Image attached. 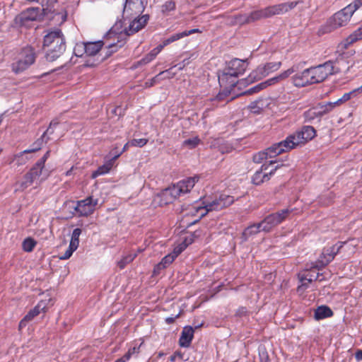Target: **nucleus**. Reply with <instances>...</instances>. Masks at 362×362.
<instances>
[{"label":"nucleus","mask_w":362,"mask_h":362,"mask_svg":"<svg viewBox=\"0 0 362 362\" xmlns=\"http://www.w3.org/2000/svg\"><path fill=\"white\" fill-rule=\"evenodd\" d=\"M302 2V1L299 0L268 6L262 10L254 11L249 14L240 15L237 20L240 24L250 23L262 18L286 13Z\"/></svg>","instance_id":"1"},{"label":"nucleus","mask_w":362,"mask_h":362,"mask_svg":"<svg viewBox=\"0 0 362 362\" xmlns=\"http://www.w3.org/2000/svg\"><path fill=\"white\" fill-rule=\"evenodd\" d=\"M45 58L48 62L58 59L66 49V40L60 29L49 31L43 39Z\"/></svg>","instance_id":"2"},{"label":"nucleus","mask_w":362,"mask_h":362,"mask_svg":"<svg viewBox=\"0 0 362 362\" xmlns=\"http://www.w3.org/2000/svg\"><path fill=\"white\" fill-rule=\"evenodd\" d=\"M247 68V62L245 60L239 59H234L231 60L226 71L218 77V82L221 86L225 88L232 89L236 85L238 86L239 88L241 87H245L249 84H240V81H236L235 78L245 73Z\"/></svg>","instance_id":"3"},{"label":"nucleus","mask_w":362,"mask_h":362,"mask_svg":"<svg viewBox=\"0 0 362 362\" xmlns=\"http://www.w3.org/2000/svg\"><path fill=\"white\" fill-rule=\"evenodd\" d=\"M37 53L34 47L27 45L18 51V56L11 64V71L15 74H20L32 65L36 61Z\"/></svg>","instance_id":"4"},{"label":"nucleus","mask_w":362,"mask_h":362,"mask_svg":"<svg viewBox=\"0 0 362 362\" xmlns=\"http://www.w3.org/2000/svg\"><path fill=\"white\" fill-rule=\"evenodd\" d=\"M343 56L337 59L336 65H334L332 60H329L324 64L309 68L314 84L324 81L330 75L341 72L344 68L339 64Z\"/></svg>","instance_id":"5"},{"label":"nucleus","mask_w":362,"mask_h":362,"mask_svg":"<svg viewBox=\"0 0 362 362\" xmlns=\"http://www.w3.org/2000/svg\"><path fill=\"white\" fill-rule=\"evenodd\" d=\"M315 135L316 132L314 127L312 126H304L300 131L288 136L285 140L281 141V143L286 151H288L310 141Z\"/></svg>","instance_id":"6"},{"label":"nucleus","mask_w":362,"mask_h":362,"mask_svg":"<svg viewBox=\"0 0 362 362\" xmlns=\"http://www.w3.org/2000/svg\"><path fill=\"white\" fill-rule=\"evenodd\" d=\"M235 199L232 196L225 194H221L218 197L209 202H203L204 206H195L197 212L201 211L200 218L205 216L209 211H220L223 208L229 206L234 202Z\"/></svg>","instance_id":"7"},{"label":"nucleus","mask_w":362,"mask_h":362,"mask_svg":"<svg viewBox=\"0 0 362 362\" xmlns=\"http://www.w3.org/2000/svg\"><path fill=\"white\" fill-rule=\"evenodd\" d=\"M281 66V62H268L263 66H259L255 70L252 71L247 78H243L240 82V84H250L259 81L270 73L277 71L280 69Z\"/></svg>","instance_id":"8"},{"label":"nucleus","mask_w":362,"mask_h":362,"mask_svg":"<svg viewBox=\"0 0 362 362\" xmlns=\"http://www.w3.org/2000/svg\"><path fill=\"white\" fill-rule=\"evenodd\" d=\"M350 8H344L335 13L326 23L324 26L325 33H330L340 27L344 26L350 21L352 13Z\"/></svg>","instance_id":"9"},{"label":"nucleus","mask_w":362,"mask_h":362,"mask_svg":"<svg viewBox=\"0 0 362 362\" xmlns=\"http://www.w3.org/2000/svg\"><path fill=\"white\" fill-rule=\"evenodd\" d=\"M346 242H337L335 245L324 247L317 260L313 264L312 268L321 269L330 263L344 247Z\"/></svg>","instance_id":"10"},{"label":"nucleus","mask_w":362,"mask_h":362,"mask_svg":"<svg viewBox=\"0 0 362 362\" xmlns=\"http://www.w3.org/2000/svg\"><path fill=\"white\" fill-rule=\"evenodd\" d=\"M292 210L286 209L267 216L260 223L262 231L269 232L275 226L282 223Z\"/></svg>","instance_id":"11"},{"label":"nucleus","mask_w":362,"mask_h":362,"mask_svg":"<svg viewBox=\"0 0 362 362\" xmlns=\"http://www.w3.org/2000/svg\"><path fill=\"white\" fill-rule=\"evenodd\" d=\"M42 174V169L35 164L30 170L24 175L21 181L16 182L15 192H23L35 182H37Z\"/></svg>","instance_id":"12"},{"label":"nucleus","mask_w":362,"mask_h":362,"mask_svg":"<svg viewBox=\"0 0 362 362\" xmlns=\"http://www.w3.org/2000/svg\"><path fill=\"white\" fill-rule=\"evenodd\" d=\"M148 0H125L123 8V18H130L140 16L147 5Z\"/></svg>","instance_id":"13"},{"label":"nucleus","mask_w":362,"mask_h":362,"mask_svg":"<svg viewBox=\"0 0 362 362\" xmlns=\"http://www.w3.org/2000/svg\"><path fill=\"white\" fill-rule=\"evenodd\" d=\"M39 15V8H28L15 17L14 24L18 27H28L32 22L37 21Z\"/></svg>","instance_id":"14"},{"label":"nucleus","mask_w":362,"mask_h":362,"mask_svg":"<svg viewBox=\"0 0 362 362\" xmlns=\"http://www.w3.org/2000/svg\"><path fill=\"white\" fill-rule=\"evenodd\" d=\"M276 160H271L269 163H264L262 165L259 170H257L255 174L252 177V182L255 185H259L262 184L265 181H268L271 176L273 175L276 170L279 168L280 165H277L274 168L269 170V172L267 173L269 170V167L274 163H276Z\"/></svg>","instance_id":"15"},{"label":"nucleus","mask_w":362,"mask_h":362,"mask_svg":"<svg viewBox=\"0 0 362 362\" xmlns=\"http://www.w3.org/2000/svg\"><path fill=\"white\" fill-rule=\"evenodd\" d=\"M284 152H286L281 141L274 144L264 151H259L252 157V160L256 163H260L267 159L268 157L273 158Z\"/></svg>","instance_id":"16"},{"label":"nucleus","mask_w":362,"mask_h":362,"mask_svg":"<svg viewBox=\"0 0 362 362\" xmlns=\"http://www.w3.org/2000/svg\"><path fill=\"white\" fill-rule=\"evenodd\" d=\"M98 203V199H93L92 196L77 202L76 211L81 216H88L93 214L95 209V206Z\"/></svg>","instance_id":"17"},{"label":"nucleus","mask_w":362,"mask_h":362,"mask_svg":"<svg viewBox=\"0 0 362 362\" xmlns=\"http://www.w3.org/2000/svg\"><path fill=\"white\" fill-rule=\"evenodd\" d=\"M291 81L293 86L297 88H303L314 84L309 68L295 74L291 77Z\"/></svg>","instance_id":"18"},{"label":"nucleus","mask_w":362,"mask_h":362,"mask_svg":"<svg viewBox=\"0 0 362 362\" xmlns=\"http://www.w3.org/2000/svg\"><path fill=\"white\" fill-rule=\"evenodd\" d=\"M149 20V16L148 14L143 15L135 18L129 24L128 28H126L124 33L127 35H132L142 28H144L147 24Z\"/></svg>","instance_id":"19"},{"label":"nucleus","mask_w":362,"mask_h":362,"mask_svg":"<svg viewBox=\"0 0 362 362\" xmlns=\"http://www.w3.org/2000/svg\"><path fill=\"white\" fill-rule=\"evenodd\" d=\"M46 309V303L45 301L39 302L28 314L21 320L19 327H25L27 323L31 321L35 317L38 315L41 312H45Z\"/></svg>","instance_id":"20"},{"label":"nucleus","mask_w":362,"mask_h":362,"mask_svg":"<svg viewBox=\"0 0 362 362\" xmlns=\"http://www.w3.org/2000/svg\"><path fill=\"white\" fill-rule=\"evenodd\" d=\"M194 329L190 326L185 327L182 331L181 336L179 339V344L182 347L189 346L193 339Z\"/></svg>","instance_id":"21"},{"label":"nucleus","mask_w":362,"mask_h":362,"mask_svg":"<svg viewBox=\"0 0 362 362\" xmlns=\"http://www.w3.org/2000/svg\"><path fill=\"white\" fill-rule=\"evenodd\" d=\"M199 176H194L178 182L177 185H179V187L182 189V194H185L190 192V190L194 187L195 183L199 181Z\"/></svg>","instance_id":"22"},{"label":"nucleus","mask_w":362,"mask_h":362,"mask_svg":"<svg viewBox=\"0 0 362 362\" xmlns=\"http://www.w3.org/2000/svg\"><path fill=\"white\" fill-rule=\"evenodd\" d=\"M49 140V137H45V135H42L40 138H39L38 139H37L33 144V148H30V149H27V150H25L21 153H19L16 156V158H22V155L23 154H25V153H33V152H35L38 150H40L42 145L44 144H46L48 141Z\"/></svg>","instance_id":"23"},{"label":"nucleus","mask_w":362,"mask_h":362,"mask_svg":"<svg viewBox=\"0 0 362 362\" xmlns=\"http://www.w3.org/2000/svg\"><path fill=\"white\" fill-rule=\"evenodd\" d=\"M86 43V54L88 56L95 55L103 47V42L101 40Z\"/></svg>","instance_id":"24"},{"label":"nucleus","mask_w":362,"mask_h":362,"mask_svg":"<svg viewBox=\"0 0 362 362\" xmlns=\"http://www.w3.org/2000/svg\"><path fill=\"white\" fill-rule=\"evenodd\" d=\"M115 160H112V158L106 162L105 164L99 166L98 169L93 172L91 175L92 178H95L100 175L107 174L111 170L113 163Z\"/></svg>","instance_id":"25"},{"label":"nucleus","mask_w":362,"mask_h":362,"mask_svg":"<svg viewBox=\"0 0 362 362\" xmlns=\"http://www.w3.org/2000/svg\"><path fill=\"white\" fill-rule=\"evenodd\" d=\"M181 250H179V251L176 252L177 253L180 252ZM176 255H165L160 261V263H158L156 267L154 268V272H158L160 269H165L168 266H169L175 259L176 257Z\"/></svg>","instance_id":"26"},{"label":"nucleus","mask_w":362,"mask_h":362,"mask_svg":"<svg viewBox=\"0 0 362 362\" xmlns=\"http://www.w3.org/2000/svg\"><path fill=\"white\" fill-rule=\"evenodd\" d=\"M332 315V310L326 305L320 306L315 311V318L316 320H322Z\"/></svg>","instance_id":"27"},{"label":"nucleus","mask_w":362,"mask_h":362,"mask_svg":"<svg viewBox=\"0 0 362 362\" xmlns=\"http://www.w3.org/2000/svg\"><path fill=\"white\" fill-rule=\"evenodd\" d=\"M342 56H343V60H341V62H340L339 64L342 67H344V68H343L341 69V72H342V71L346 72V71H348L349 70L350 67H351L353 65V62L348 60L349 53H342V54H339V56L336 58V59L334 61H333V62H334V65H336L337 64V59Z\"/></svg>","instance_id":"28"},{"label":"nucleus","mask_w":362,"mask_h":362,"mask_svg":"<svg viewBox=\"0 0 362 362\" xmlns=\"http://www.w3.org/2000/svg\"><path fill=\"white\" fill-rule=\"evenodd\" d=\"M267 105V103L264 99L259 98V99L250 103L248 108L253 112H259Z\"/></svg>","instance_id":"29"},{"label":"nucleus","mask_w":362,"mask_h":362,"mask_svg":"<svg viewBox=\"0 0 362 362\" xmlns=\"http://www.w3.org/2000/svg\"><path fill=\"white\" fill-rule=\"evenodd\" d=\"M262 231L261 223L252 224L247 228H245L244 232L243 233V236L245 237V239H247L248 236L257 234Z\"/></svg>","instance_id":"30"},{"label":"nucleus","mask_w":362,"mask_h":362,"mask_svg":"<svg viewBox=\"0 0 362 362\" xmlns=\"http://www.w3.org/2000/svg\"><path fill=\"white\" fill-rule=\"evenodd\" d=\"M304 119L306 122H310L316 118L320 119V114L317 111L315 107L308 110L303 113Z\"/></svg>","instance_id":"31"},{"label":"nucleus","mask_w":362,"mask_h":362,"mask_svg":"<svg viewBox=\"0 0 362 362\" xmlns=\"http://www.w3.org/2000/svg\"><path fill=\"white\" fill-rule=\"evenodd\" d=\"M165 193V194H169L173 199H176L181 194H183L182 189L179 187L177 183L166 189Z\"/></svg>","instance_id":"32"},{"label":"nucleus","mask_w":362,"mask_h":362,"mask_svg":"<svg viewBox=\"0 0 362 362\" xmlns=\"http://www.w3.org/2000/svg\"><path fill=\"white\" fill-rule=\"evenodd\" d=\"M362 39V25L359 27L356 30H355L352 34H351L346 40V44L350 45L358 40Z\"/></svg>","instance_id":"33"},{"label":"nucleus","mask_w":362,"mask_h":362,"mask_svg":"<svg viewBox=\"0 0 362 362\" xmlns=\"http://www.w3.org/2000/svg\"><path fill=\"white\" fill-rule=\"evenodd\" d=\"M37 242L33 238H27L23 240L22 243V247L25 252H30L33 250Z\"/></svg>","instance_id":"34"},{"label":"nucleus","mask_w":362,"mask_h":362,"mask_svg":"<svg viewBox=\"0 0 362 362\" xmlns=\"http://www.w3.org/2000/svg\"><path fill=\"white\" fill-rule=\"evenodd\" d=\"M124 45V41H118L117 43L109 45L107 48V52L105 53L104 59H106L111 56L112 53L116 52L118 50V48L122 47Z\"/></svg>","instance_id":"35"},{"label":"nucleus","mask_w":362,"mask_h":362,"mask_svg":"<svg viewBox=\"0 0 362 362\" xmlns=\"http://www.w3.org/2000/svg\"><path fill=\"white\" fill-rule=\"evenodd\" d=\"M265 88L264 86V84L262 82L258 83L257 85L254 86L253 87H251L246 90L244 92L240 93L238 95H252L255 93H257L259 91L264 90Z\"/></svg>","instance_id":"36"},{"label":"nucleus","mask_w":362,"mask_h":362,"mask_svg":"<svg viewBox=\"0 0 362 362\" xmlns=\"http://www.w3.org/2000/svg\"><path fill=\"white\" fill-rule=\"evenodd\" d=\"M86 43L85 42H78L76 43L74 48V54L76 57H81L84 54H86Z\"/></svg>","instance_id":"37"},{"label":"nucleus","mask_w":362,"mask_h":362,"mask_svg":"<svg viewBox=\"0 0 362 362\" xmlns=\"http://www.w3.org/2000/svg\"><path fill=\"white\" fill-rule=\"evenodd\" d=\"M200 143V139L198 136H194L193 138L185 140L182 143V146H187L189 148L192 149L196 148Z\"/></svg>","instance_id":"38"},{"label":"nucleus","mask_w":362,"mask_h":362,"mask_svg":"<svg viewBox=\"0 0 362 362\" xmlns=\"http://www.w3.org/2000/svg\"><path fill=\"white\" fill-rule=\"evenodd\" d=\"M81 234V230L80 228H75L73 230L71 241L69 245L78 248L79 245V236Z\"/></svg>","instance_id":"39"},{"label":"nucleus","mask_w":362,"mask_h":362,"mask_svg":"<svg viewBox=\"0 0 362 362\" xmlns=\"http://www.w3.org/2000/svg\"><path fill=\"white\" fill-rule=\"evenodd\" d=\"M176 4L175 1L173 0H168L166 1L162 6H161V11L163 13H168L172 11H174L175 9Z\"/></svg>","instance_id":"40"},{"label":"nucleus","mask_w":362,"mask_h":362,"mask_svg":"<svg viewBox=\"0 0 362 362\" xmlns=\"http://www.w3.org/2000/svg\"><path fill=\"white\" fill-rule=\"evenodd\" d=\"M136 256V254H130L123 257L122 259L117 262L118 267L121 269H124L127 264H129L131 262L134 260Z\"/></svg>","instance_id":"41"},{"label":"nucleus","mask_w":362,"mask_h":362,"mask_svg":"<svg viewBox=\"0 0 362 362\" xmlns=\"http://www.w3.org/2000/svg\"><path fill=\"white\" fill-rule=\"evenodd\" d=\"M258 353L260 362H268L269 360V353L264 345H259L258 347Z\"/></svg>","instance_id":"42"},{"label":"nucleus","mask_w":362,"mask_h":362,"mask_svg":"<svg viewBox=\"0 0 362 362\" xmlns=\"http://www.w3.org/2000/svg\"><path fill=\"white\" fill-rule=\"evenodd\" d=\"M331 105L327 103H319L317 106L315 107L316 108L317 111L319 112L320 114V117H322L323 115L327 114L331 110L330 109Z\"/></svg>","instance_id":"43"},{"label":"nucleus","mask_w":362,"mask_h":362,"mask_svg":"<svg viewBox=\"0 0 362 362\" xmlns=\"http://www.w3.org/2000/svg\"><path fill=\"white\" fill-rule=\"evenodd\" d=\"M173 67L166 69L165 71H160L158 75L160 80L162 79H170L173 78L175 75L176 72L173 71Z\"/></svg>","instance_id":"44"},{"label":"nucleus","mask_w":362,"mask_h":362,"mask_svg":"<svg viewBox=\"0 0 362 362\" xmlns=\"http://www.w3.org/2000/svg\"><path fill=\"white\" fill-rule=\"evenodd\" d=\"M298 66H293L291 68L288 69L287 70L281 72L280 74H279V78L280 81H283L286 78H287L288 76H290L292 74L296 72L297 71Z\"/></svg>","instance_id":"45"},{"label":"nucleus","mask_w":362,"mask_h":362,"mask_svg":"<svg viewBox=\"0 0 362 362\" xmlns=\"http://www.w3.org/2000/svg\"><path fill=\"white\" fill-rule=\"evenodd\" d=\"M182 37H185L183 32L173 34L170 37H169L168 38H167V39H165L164 40L165 41V44L168 45L170 43H172V42H173L175 41H177V40H180V39L182 38Z\"/></svg>","instance_id":"46"},{"label":"nucleus","mask_w":362,"mask_h":362,"mask_svg":"<svg viewBox=\"0 0 362 362\" xmlns=\"http://www.w3.org/2000/svg\"><path fill=\"white\" fill-rule=\"evenodd\" d=\"M148 143L147 139H134L129 141L132 146L143 147Z\"/></svg>","instance_id":"47"},{"label":"nucleus","mask_w":362,"mask_h":362,"mask_svg":"<svg viewBox=\"0 0 362 362\" xmlns=\"http://www.w3.org/2000/svg\"><path fill=\"white\" fill-rule=\"evenodd\" d=\"M59 124V122L57 119H53L51 121L49 127L47 130L42 134L45 137H47V135H52L54 133V129Z\"/></svg>","instance_id":"48"},{"label":"nucleus","mask_w":362,"mask_h":362,"mask_svg":"<svg viewBox=\"0 0 362 362\" xmlns=\"http://www.w3.org/2000/svg\"><path fill=\"white\" fill-rule=\"evenodd\" d=\"M361 6H362V0H355L352 4H349L346 7L350 8L351 13L354 14V13Z\"/></svg>","instance_id":"49"},{"label":"nucleus","mask_w":362,"mask_h":362,"mask_svg":"<svg viewBox=\"0 0 362 362\" xmlns=\"http://www.w3.org/2000/svg\"><path fill=\"white\" fill-rule=\"evenodd\" d=\"M49 153H50V151H47L45 153V154L36 162L35 165L43 170V168H45V163L47 159L48 158V157L49 156Z\"/></svg>","instance_id":"50"},{"label":"nucleus","mask_w":362,"mask_h":362,"mask_svg":"<svg viewBox=\"0 0 362 362\" xmlns=\"http://www.w3.org/2000/svg\"><path fill=\"white\" fill-rule=\"evenodd\" d=\"M280 81V79L279 78V76H276L274 77H272L271 78H269L267 80H266L265 81H263V84H264V88H267L268 86H270L272 85H274V84H276L277 83H279Z\"/></svg>","instance_id":"51"},{"label":"nucleus","mask_w":362,"mask_h":362,"mask_svg":"<svg viewBox=\"0 0 362 362\" xmlns=\"http://www.w3.org/2000/svg\"><path fill=\"white\" fill-rule=\"evenodd\" d=\"M76 249H77V247L69 245L68 249L65 251L64 254L61 257V259H69Z\"/></svg>","instance_id":"52"},{"label":"nucleus","mask_w":362,"mask_h":362,"mask_svg":"<svg viewBox=\"0 0 362 362\" xmlns=\"http://www.w3.org/2000/svg\"><path fill=\"white\" fill-rule=\"evenodd\" d=\"M159 81H160V78H159V76L157 74L156 76H154L151 79L146 81L144 86L146 88H150V87L154 86L156 83H157Z\"/></svg>","instance_id":"53"},{"label":"nucleus","mask_w":362,"mask_h":362,"mask_svg":"<svg viewBox=\"0 0 362 362\" xmlns=\"http://www.w3.org/2000/svg\"><path fill=\"white\" fill-rule=\"evenodd\" d=\"M130 146H132V144H129V141L127 143H126V144H124V147H123L122 150L119 153H117V154L115 155L114 156H112V160H116V159H117V158L120 156V155H121L123 152H124V151H126L127 150H128V148H129Z\"/></svg>","instance_id":"54"},{"label":"nucleus","mask_w":362,"mask_h":362,"mask_svg":"<svg viewBox=\"0 0 362 362\" xmlns=\"http://www.w3.org/2000/svg\"><path fill=\"white\" fill-rule=\"evenodd\" d=\"M132 356V355L131 354V353L127 351L122 357L116 360L115 362H127L131 358Z\"/></svg>","instance_id":"55"},{"label":"nucleus","mask_w":362,"mask_h":362,"mask_svg":"<svg viewBox=\"0 0 362 362\" xmlns=\"http://www.w3.org/2000/svg\"><path fill=\"white\" fill-rule=\"evenodd\" d=\"M322 274L320 273H317L315 276L313 274L309 275V278L305 277V279L308 280V282H311L313 280H319L320 281H322V279H320V276H321Z\"/></svg>","instance_id":"56"},{"label":"nucleus","mask_w":362,"mask_h":362,"mask_svg":"<svg viewBox=\"0 0 362 362\" xmlns=\"http://www.w3.org/2000/svg\"><path fill=\"white\" fill-rule=\"evenodd\" d=\"M152 60L153 59L150 57L149 54H148L139 62V64H146L151 62Z\"/></svg>","instance_id":"57"},{"label":"nucleus","mask_w":362,"mask_h":362,"mask_svg":"<svg viewBox=\"0 0 362 362\" xmlns=\"http://www.w3.org/2000/svg\"><path fill=\"white\" fill-rule=\"evenodd\" d=\"M183 33H184L185 37H187V36L194 34V33H201V31L197 28H194V29H192L189 30H185V31H183Z\"/></svg>","instance_id":"58"},{"label":"nucleus","mask_w":362,"mask_h":362,"mask_svg":"<svg viewBox=\"0 0 362 362\" xmlns=\"http://www.w3.org/2000/svg\"><path fill=\"white\" fill-rule=\"evenodd\" d=\"M128 351L131 353L132 356L138 355L140 351V346H134L133 348L129 349Z\"/></svg>","instance_id":"59"},{"label":"nucleus","mask_w":362,"mask_h":362,"mask_svg":"<svg viewBox=\"0 0 362 362\" xmlns=\"http://www.w3.org/2000/svg\"><path fill=\"white\" fill-rule=\"evenodd\" d=\"M355 358L357 361H362V350L358 349L355 353Z\"/></svg>","instance_id":"60"},{"label":"nucleus","mask_w":362,"mask_h":362,"mask_svg":"<svg viewBox=\"0 0 362 362\" xmlns=\"http://www.w3.org/2000/svg\"><path fill=\"white\" fill-rule=\"evenodd\" d=\"M358 93H360L359 90H358V88H356V89H354L353 90H351V91H350V92H349V93H347V94H349V95L350 99H351L352 97H356V96H357V95H358Z\"/></svg>","instance_id":"61"},{"label":"nucleus","mask_w":362,"mask_h":362,"mask_svg":"<svg viewBox=\"0 0 362 362\" xmlns=\"http://www.w3.org/2000/svg\"><path fill=\"white\" fill-rule=\"evenodd\" d=\"M327 103L331 105V107H330L331 110H332L336 106H338V105H340L342 104L341 102H339V99H338L337 100H336L334 102H329Z\"/></svg>","instance_id":"62"},{"label":"nucleus","mask_w":362,"mask_h":362,"mask_svg":"<svg viewBox=\"0 0 362 362\" xmlns=\"http://www.w3.org/2000/svg\"><path fill=\"white\" fill-rule=\"evenodd\" d=\"M349 100H350L349 95L347 94V93H346L341 96V98H339V102H341L342 103H344Z\"/></svg>","instance_id":"63"},{"label":"nucleus","mask_w":362,"mask_h":362,"mask_svg":"<svg viewBox=\"0 0 362 362\" xmlns=\"http://www.w3.org/2000/svg\"><path fill=\"white\" fill-rule=\"evenodd\" d=\"M179 317V315H177L175 317H169L165 318V322L168 325L172 324L175 322V319Z\"/></svg>","instance_id":"64"}]
</instances>
